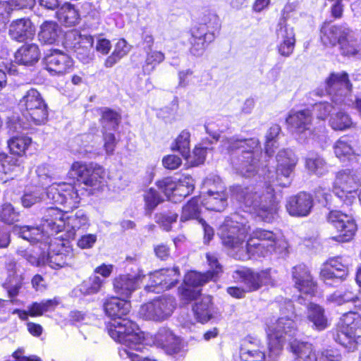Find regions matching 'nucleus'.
I'll return each instance as SVG.
<instances>
[{
    "mask_svg": "<svg viewBox=\"0 0 361 361\" xmlns=\"http://www.w3.org/2000/svg\"><path fill=\"white\" fill-rule=\"evenodd\" d=\"M227 255L239 260H247L252 256H266L268 254L281 252L288 247V243L281 233L262 228L255 230L246 245L244 246L247 229L238 224L227 228Z\"/></svg>",
    "mask_w": 361,
    "mask_h": 361,
    "instance_id": "f257e3e1",
    "label": "nucleus"
},
{
    "mask_svg": "<svg viewBox=\"0 0 361 361\" xmlns=\"http://www.w3.org/2000/svg\"><path fill=\"white\" fill-rule=\"evenodd\" d=\"M233 195L248 212L256 213L263 221L270 222L274 219L277 208L274 189L271 185L267 186L265 192L262 191L260 185L247 188L236 186Z\"/></svg>",
    "mask_w": 361,
    "mask_h": 361,
    "instance_id": "f03ea898",
    "label": "nucleus"
},
{
    "mask_svg": "<svg viewBox=\"0 0 361 361\" xmlns=\"http://www.w3.org/2000/svg\"><path fill=\"white\" fill-rule=\"evenodd\" d=\"M234 150L240 152V155L235 160H232V164L238 172L246 178L255 176L261 165L259 157L262 151L259 140L256 138H230L227 140V151Z\"/></svg>",
    "mask_w": 361,
    "mask_h": 361,
    "instance_id": "7ed1b4c3",
    "label": "nucleus"
},
{
    "mask_svg": "<svg viewBox=\"0 0 361 361\" xmlns=\"http://www.w3.org/2000/svg\"><path fill=\"white\" fill-rule=\"evenodd\" d=\"M221 28L219 16L210 11L202 13L196 25L188 31L190 53L195 56H202L209 45L214 41L216 32Z\"/></svg>",
    "mask_w": 361,
    "mask_h": 361,
    "instance_id": "20e7f679",
    "label": "nucleus"
},
{
    "mask_svg": "<svg viewBox=\"0 0 361 361\" xmlns=\"http://www.w3.org/2000/svg\"><path fill=\"white\" fill-rule=\"evenodd\" d=\"M68 174L79 185H83L92 191L102 190L104 185L105 169L94 161H74Z\"/></svg>",
    "mask_w": 361,
    "mask_h": 361,
    "instance_id": "39448f33",
    "label": "nucleus"
},
{
    "mask_svg": "<svg viewBox=\"0 0 361 361\" xmlns=\"http://www.w3.org/2000/svg\"><path fill=\"white\" fill-rule=\"evenodd\" d=\"M361 184V164L357 163L351 169H345L336 174L333 185L334 193L347 206L352 205L357 198V188Z\"/></svg>",
    "mask_w": 361,
    "mask_h": 361,
    "instance_id": "423d86ee",
    "label": "nucleus"
},
{
    "mask_svg": "<svg viewBox=\"0 0 361 361\" xmlns=\"http://www.w3.org/2000/svg\"><path fill=\"white\" fill-rule=\"evenodd\" d=\"M334 339L347 350H356L361 344V316L353 312L344 314L337 325Z\"/></svg>",
    "mask_w": 361,
    "mask_h": 361,
    "instance_id": "0eeeda50",
    "label": "nucleus"
},
{
    "mask_svg": "<svg viewBox=\"0 0 361 361\" xmlns=\"http://www.w3.org/2000/svg\"><path fill=\"white\" fill-rule=\"evenodd\" d=\"M19 105L23 117L30 124L41 126L48 121V105L37 89H29L20 99Z\"/></svg>",
    "mask_w": 361,
    "mask_h": 361,
    "instance_id": "6e6552de",
    "label": "nucleus"
},
{
    "mask_svg": "<svg viewBox=\"0 0 361 361\" xmlns=\"http://www.w3.org/2000/svg\"><path fill=\"white\" fill-rule=\"evenodd\" d=\"M296 331L295 324L290 317H281L267 323L269 357L276 358L281 352L286 336H292Z\"/></svg>",
    "mask_w": 361,
    "mask_h": 361,
    "instance_id": "1a4fd4ad",
    "label": "nucleus"
},
{
    "mask_svg": "<svg viewBox=\"0 0 361 361\" xmlns=\"http://www.w3.org/2000/svg\"><path fill=\"white\" fill-rule=\"evenodd\" d=\"M118 322H109L106 329L109 335L116 341L119 342L131 351L140 350L138 347L143 341V336L138 325L133 321L123 317Z\"/></svg>",
    "mask_w": 361,
    "mask_h": 361,
    "instance_id": "9d476101",
    "label": "nucleus"
},
{
    "mask_svg": "<svg viewBox=\"0 0 361 361\" xmlns=\"http://www.w3.org/2000/svg\"><path fill=\"white\" fill-rule=\"evenodd\" d=\"M47 194L54 203L63 205L67 212L78 208L80 202V197L74 183L64 181L53 183L48 187Z\"/></svg>",
    "mask_w": 361,
    "mask_h": 361,
    "instance_id": "9b49d317",
    "label": "nucleus"
},
{
    "mask_svg": "<svg viewBox=\"0 0 361 361\" xmlns=\"http://www.w3.org/2000/svg\"><path fill=\"white\" fill-rule=\"evenodd\" d=\"M353 85L345 72L332 73L325 80L326 92L335 104H350Z\"/></svg>",
    "mask_w": 361,
    "mask_h": 361,
    "instance_id": "f8f14e48",
    "label": "nucleus"
},
{
    "mask_svg": "<svg viewBox=\"0 0 361 361\" xmlns=\"http://www.w3.org/2000/svg\"><path fill=\"white\" fill-rule=\"evenodd\" d=\"M43 64L45 70L52 76H63L74 68L73 59L65 51L51 48L44 54Z\"/></svg>",
    "mask_w": 361,
    "mask_h": 361,
    "instance_id": "ddd939ff",
    "label": "nucleus"
},
{
    "mask_svg": "<svg viewBox=\"0 0 361 361\" xmlns=\"http://www.w3.org/2000/svg\"><path fill=\"white\" fill-rule=\"evenodd\" d=\"M174 309L173 299L159 297L142 304L140 307L139 314L144 319L161 322L166 319Z\"/></svg>",
    "mask_w": 361,
    "mask_h": 361,
    "instance_id": "4468645a",
    "label": "nucleus"
},
{
    "mask_svg": "<svg viewBox=\"0 0 361 361\" xmlns=\"http://www.w3.org/2000/svg\"><path fill=\"white\" fill-rule=\"evenodd\" d=\"M290 348L295 355V361H341V355L336 350H325L317 355L312 344L294 340L290 342Z\"/></svg>",
    "mask_w": 361,
    "mask_h": 361,
    "instance_id": "2eb2a0df",
    "label": "nucleus"
},
{
    "mask_svg": "<svg viewBox=\"0 0 361 361\" xmlns=\"http://www.w3.org/2000/svg\"><path fill=\"white\" fill-rule=\"evenodd\" d=\"M180 276L178 266L159 269L150 274L149 284L145 288L151 291L171 290L179 283Z\"/></svg>",
    "mask_w": 361,
    "mask_h": 361,
    "instance_id": "dca6fc26",
    "label": "nucleus"
},
{
    "mask_svg": "<svg viewBox=\"0 0 361 361\" xmlns=\"http://www.w3.org/2000/svg\"><path fill=\"white\" fill-rule=\"evenodd\" d=\"M233 277L237 281L246 285L248 291L258 290L263 285H274L275 279L270 269L254 272L247 268H241L233 271Z\"/></svg>",
    "mask_w": 361,
    "mask_h": 361,
    "instance_id": "f3484780",
    "label": "nucleus"
},
{
    "mask_svg": "<svg viewBox=\"0 0 361 361\" xmlns=\"http://www.w3.org/2000/svg\"><path fill=\"white\" fill-rule=\"evenodd\" d=\"M327 220L339 233L333 238L334 240L345 243L353 239L357 231V226L350 216L338 210H332L329 213Z\"/></svg>",
    "mask_w": 361,
    "mask_h": 361,
    "instance_id": "a211bd4d",
    "label": "nucleus"
},
{
    "mask_svg": "<svg viewBox=\"0 0 361 361\" xmlns=\"http://www.w3.org/2000/svg\"><path fill=\"white\" fill-rule=\"evenodd\" d=\"M276 159L278 162L276 177L274 178V174L271 175V173L269 172L267 178L270 183L286 187L290 184L288 178L297 163V159L290 151L283 150L278 153Z\"/></svg>",
    "mask_w": 361,
    "mask_h": 361,
    "instance_id": "6ab92c4d",
    "label": "nucleus"
},
{
    "mask_svg": "<svg viewBox=\"0 0 361 361\" xmlns=\"http://www.w3.org/2000/svg\"><path fill=\"white\" fill-rule=\"evenodd\" d=\"M145 277V275L140 272L118 274L112 279L113 290L116 295L130 300L133 293L140 288Z\"/></svg>",
    "mask_w": 361,
    "mask_h": 361,
    "instance_id": "aec40b11",
    "label": "nucleus"
},
{
    "mask_svg": "<svg viewBox=\"0 0 361 361\" xmlns=\"http://www.w3.org/2000/svg\"><path fill=\"white\" fill-rule=\"evenodd\" d=\"M277 49L280 55L288 57L295 49V35L294 29L285 19H281L276 28Z\"/></svg>",
    "mask_w": 361,
    "mask_h": 361,
    "instance_id": "412c9836",
    "label": "nucleus"
},
{
    "mask_svg": "<svg viewBox=\"0 0 361 361\" xmlns=\"http://www.w3.org/2000/svg\"><path fill=\"white\" fill-rule=\"evenodd\" d=\"M102 310L112 319H122L130 313L131 302L130 300L117 295H107L103 300Z\"/></svg>",
    "mask_w": 361,
    "mask_h": 361,
    "instance_id": "4be33fe9",
    "label": "nucleus"
},
{
    "mask_svg": "<svg viewBox=\"0 0 361 361\" xmlns=\"http://www.w3.org/2000/svg\"><path fill=\"white\" fill-rule=\"evenodd\" d=\"M68 38L73 40L71 47L79 60L85 61L90 59L91 49L94 44L93 36L82 35L80 30L73 29L68 32Z\"/></svg>",
    "mask_w": 361,
    "mask_h": 361,
    "instance_id": "5701e85b",
    "label": "nucleus"
},
{
    "mask_svg": "<svg viewBox=\"0 0 361 361\" xmlns=\"http://www.w3.org/2000/svg\"><path fill=\"white\" fill-rule=\"evenodd\" d=\"M8 35L12 40L19 43L32 40L35 35V27L29 18H18L10 23Z\"/></svg>",
    "mask_w": 361,
    "mask_h": 361,
    "instance_id": "b1692460",
    "label": "nucleus"
},
{
    "mask_svg": "<svg viewBox=\"0 0 361 361\" xmlns=\"http://www.w3.org/2000/svg\"><path fill=\"white\" fill-rule=\"evenodd\" d=\"M55 244L61 245L57 250H53L54 252L49 256L50 266L55 269L70 267L72 265L74 258L73 250L71 247V242L68 240H63V238H55Z\"/></svg>",
    "mask_w": 361,
    "mask_h": 361,
    "instance_id": "393cba45",
    "label": "nucleus"
},
{
    "mask_svg": "<svg viewBox=\"0 0 361 361\" xmlns=\"http://www.w3.org/2000/svg\"><path fill=\"white\" fill-rule=\"evenodd\" d=\"M313 204L314 201L311 195L307 192H300L289 197L286 207L290 216L304 217L310 214Z\"/></svg>",
    "mask_w": 361,
    "mask_h": 361,
    "instance_id": "a878e982",
    "label": "nucleus"
},
{
    "mask_svg": "<svg viewBox=\"0 0 361 361\" xmlns=\"http://www.w3.org/2000/svg\"><path fill=\"white\" fill-rule=\"evenodd\" d=\"M67 209L63 211L56 207H50L46 209L42 217V228L46 229L51 235H56L66 227L65 214Z\"/></svg>",
    "mask_w": 361,
    "mask_h": 361,
    "instance_id": "bb28decb",
    "label": "nucleus"
},
{
    "mask_svg": "<svg viewBox=\"0 0 361 361\" xmlns=\"http://www.w3.org/2000/svg\"><path fill=\"white\" fill-rule=\"evenodd\" d=\"M349 34V28L343 25L324 24L320 30V40L326 47L339 45Z\"/></svg>",
    "mask_w": 361,
    "mask_h": 361,
    "instance_id": "cd10ccee",
    "label": "nucleus"
},
{
    "mask_svg": "<svg viewBox=\"0 0 361 361\" xmlns=\"http://www.w3.org/2000/svg\"><path fill=\"white\" fill-rule=\"evenodd\" d=\"M292 278L295 287L301 293L312 295L316 290V282L305 264H298L293 268Z\"/></svg>",
    "mask_w": 361,
    "mask_h": 361,
    "instance_id": "c85d7f7f",
    "label": "nucleus"
},
{
    "mask_svg": "<svg viewBox=\"0 0 361 361\" xmlns=\"http://www.w3.org/2000/svg\"><path fill=\"white\" fill-rule=\"evenodd\" d=\"M286 123L291 130L301 139L310 135L312 115L309 110L291 112L286 118Z\"/></svg>",
    "mask_w": 361,
    "mask_h": 361,
    "instance_id": "c756f323",
    "label": "nucleus"
},
{
    "mask_svg": "<svg viewBox=\"0 0 361 361\" xmlns=\"http://www.w3.org/2000/svg\"><path fill=\"white\" fill-rule=\"evenodd\" d=\"M348 273L347 265L343 262L342 257H336L329 259L320 271V277L325 282L331 279L343 280Z\"/></svg>",
    "mask_w": 361,
    "mask_h": 361,
    "instance_id": "7c9ffc66",
    "label": "nucleus"
},
{
    "mask_svg": "<svg viewBox=\"0 0 361 361\" xmlns=\"http://www.w3.org/2000/svg\"><path fill=\"white\" fill-rule=\"evenodd\" d=\"M63 33L61 25L55 20H44L39 27L38 40L44 45L56 44Z\"/></svg>",
    "mask_w": 361,
    "mask_h": 361,
    "instance_id": "2f4dec72",
    "label": "nucleus"
},
{
    "mask_svg": "<svg viewBox=\"0 0 361 361\" xmlns=\"http://www.w3.org/2000/svg\"><path fill=\"white\" fill-rule=\"evenodd\" d=\"M15 53V59L18 64L27 66H34L41 56L39 47L36 43L23 42Z\"/></svg>",
    "mask_w": 361,
    "mask_h": 361,
    "instance_id": "473e14b6",
    "label": "nucleus"
},
{
    "mask_svg": "<svg viewBox=\"0 0 361 361\" xmlns=\"http://www.w3.org/2000/svg\"><path fill=\"white\" fill-rule=\"evenodd\" d=\"M306 317L312 328L315 330L323 331L329 326L324 308L316 303L311 302L307 305Z\"/></svg>",
    "mask_w": 361,
    "mask_h": 361,
    "instance_id": "72a5a7b5",
    "label": "nucleus"
},
{
    "mask_svg": "<svg viewBox=\"0 0 361 361\" xmlns=\"http://www.w3.org/2000/svg\"><path fill=\"white\" fill-rule=\"evenodd\" d=\"M203 203L201 195L193 196L188 200L182 207L180 222L185 223L190 221L199 222L200 219H202L201 214Z\"/></svg>",
    "mask_w": 361,
    "mask_h": 361,
    "instance_id": "f704fd0d",
    "label": "nucleus"
},
{
    "mask_svg": "<svg viewBox=\"0 0 361 361\" xmlns=\"http://www.w3.org/2000/svg\"><path fill=\"white\" fill-rule=\"evenodd\" d=\"M32 143L31 137L26 134H17L7 140V147L11 156L22 159L27 157V151Z\"/></svg>",
    "mask_w": 361,
    "mask_h": 361,
    "instance_id": "c9c22d12",
    "label": "nucleus"
},
{
    "mask_svg": "<svg viewBox=\"0 0 361 361\" xmlns=\"http://www.w3.org/2000/svg\"><path fill=\"white\" fill-rule=\"evenodd\" d=\"M66 227L63 231L65 238L63 240H73L75 238L76 231L80 229H86L89 226V219L87 215L81 210L78 211L75 215L66 217Z\"/></svg>",
    "mask_w": 361,
    "mask_h": 361,
    "instance_id": "e433bc0d",
    "label": "nucleus"
},
{
    "mask_svg": "<svg viewBox=\"0 0 361 361\" xmlns=\"http://www.w3.org/2000/svg\"><path fill=\"white\" fill-rule=\"evenodd\" d=\"M23 159L9 155L4 151H0V176L14 175L17 176L24 172Z\"/></svg>",
    "mask_w": 361,
    "mask_h": 361,
    "instance_id": "4c0bfd02",
    "label": "nucleus"
},
{
    "mask_svg": "<svg viewBox=\"0 0 361 361\" xmlns=\"http://www.w3.org/2000/svg\"><path fill=\"white\" fill-rule=\"evenodd\" d=\"M212 142L208 139L202 140L201 142L195 145L192 153H188V157L184 159L191 167L198 166L204 163L208 153L213 151Z\"/></svg>",
    "mask_w": 361,
    "mask_h": 361,
    "instance_id": "58836bf2",
    "label": "nucleus"
},
{
    "mask_svg": "<svg viewBox=\"0 0 361 361\" xmlns=\"http://www.w3.org/2000/svg\"><path fill=\"white\" fill-rule=\"evenodd\" d=\"M195 190V180L191 176H184L183 178L175 180L173 195L170 201L180 202L186 197L191 195Z\"/></svg>",
    "mask_w": 361,
    "mask_h": 361,
    "instance_id": "ea45409f",
    "label": "nucleus"
},
{
    "mask_svg": "<svg viewBox=\"0 0 361 361\" xmlns=\"http://www.w3.org/2000/svg\"><path fill=\"white\" fill-rule=\"evenodd\" d=\"M56 18L65 27H73L78 25L80 21L79 11L75 5L70 3H64L56 11Z\"/></svg>",
    "mask_w": 361,
    "mask_h": 361,
    "instance_id": "a19ab883",
    "label": "nucleus"
},
{
    "mask_svg": "<svg viewBox=\"0 0 361 361\" xmlns=\"http://www.w3.org/2000/svg\"><path fill=\"white\" fill-rule=\"evenodd\" d=\"M95 111L100 116L99 122L102 127V130H107L108 128L114 130L118 129L122 118L118 111L107 106L97 107Z\"/></svg>",
    "mask_w": 361,
    "mask_h": 361,
    "instance_id": "79ce46f5",
    "label": "nucleus"
},
{
    "mask_svg": "<svg viewBox=\"0 0 361 361\" xmlns=\"http://www.w3.org/2000/svg\"><path fill=\"white\" fill-rule=\"evenodd\" d=\"M203 207L210 211L224 212L226 208V193L224 187L221 190H209L207 196L202 199Z\"/></svg>",
    "mask_w": 361,
    "mask_h": 361,
    "instance_id": "37998d69",
    "label": "nucleus"
},
{
    "mask_svg": "<svg viewBox=\"0 0 361 361\" xmlns=\"http://www.w3.org/2000/svg\"><path fill=\"white\" fill-rule=\"evenodd\" d=\"M20 233L22 238L31 243L45 242L51 236L49 231L40 226H23L20 228Z\"/></svg>",
    "mask_w": 361,
    "mask_h": 361,
    "instance_id": "c03bdc74",
    "label": "nucleus"
},
{
    "mask_svg": "<svg viewBox=\"0 0 361 361\" xmlns=\"http://www.w3.org/2000/svg\"><path fill=\"white\" fill-rule=\"evenodd\" d=\"M334 153L340 160L345 161L357 154V149L353 145V140L348 136H343L336 142L334 146Z\"/></svg>",
    "mask_w": 361,
    "mask_h": 361,
    "instance_id": "a18cd8bd",
    "label": "nucleus"
},
{
    "mask_svg": "<svg viewBox=\"0 0 361 361\" xmlns=\"http://www.w3.org/2000/svg\"><path fill=\"white\" fill-rule=\"evenodd\" d=\"M305 167L310 173L318 176H324L329 171L326 161L317 154H311L306 158Z\"/></svg>",
    "mask_w": 361,
    "mask_h": 361,
    "instance_id": "49530a36",
    "label": "nucleus"
},
{
    "mask_svg": "<svg viewBox=\"0 0 361 361\" xmlns=\"http://www.w3.org/2000/svg\"><path fill=\"white\" fill-rule=\"evenodd\" d=\"M190 136L189 130H181L171 144V150L179 152L183 159L185 157H188V153L190 152Z\"/></svg>",
    "mask_w": 361,
    "mask_h": 361,
    "instance_id": "de8ad7c7",
    "label": "nucleus"
},
{
    "mask_svg": "<svg viewBox=\"0 0 361 361\" xmlns=\"http://www.w3.org/2000/svg\"><path fill=\"white\" fill-rule=\"evenodd\" d=\"M342 54L352 56H361V42L349 29L348 36L339 46Z\"/></svg>",
    "mask_w": 361,
    "mask_h": 361,
    "instance_id": "09e8293b",
    "label": "nucleus"
},
{
    "mask_svg": "<svg viewBox=\"0 0 361 361\" xmlns=\"http://www.w3.org/2000/svg\"><path fill=\"white\" fill-rule=\"evenodd\" d=\"M211 280H212V272L202 273L190 270L184 274L183 281L196 289H201L202 286Z\"/></svg>",
    "mask_w": 361,
    "mask_h": 361,
    "instance_id": "8fccbe9b",
    "label": "nucleus"
},
{
    "mask_svg": "<svg viewBox=\"0 0 361 361\" xmlns=\"http://www.w3.org/2000/svg\"><path fill=\"white\" fill-rule=\"evenodd\" d=\"M105 283L104 279L96 274H92L82 281L80 285V291L85 295H94L102 290Z\"/></svg>",
    "mask_w": 361,
    "mask_h": 361,
    "instance_id": "3c124183",
    "label": "nucleus"
},
{
    "mask_svg": "<svg viewBox=\"0 0 361 361\" xmlns=\"http://www.w3.org/2000/svg\"><path fill=\"white\" fill-rule=\"evenodd\" d=\"M212 302L209 299L207 300H202L195 303L192 306V310L197 322L204 324L212 319Z\"/></svg>",
    "mask_w": 361,
    "mask_h": 361,
    "instance_id": "603ef678",
    "label": "nucleus"
},
{
    "mask_svg": "<svg viewBox=\"0 0 361 361\" xmlns=\"http://www.w3.org/2000/svg\"><path fill=\"white\" fill-rule=\"evenodd\" d=\"M144 209L147 213H152L159 204L164 202L160 192L154 188L145 190L143 195Z\"/></svg>",
    "mask_w": 361,
    "mask_h": 361,
    "instance_id": "864d4df0",
    "label": "nucleus"
},
{
    "mask_svg": "<svg viewBox=\"0 0 361 361\" xmlns=\"http://www.w3.org/2000/svg\"><path fill=\"white\" fill-rule=\"evenodd\" d=\"M164 60L165 54L161 51L150 50L147 52L145 60L142 66L143 74H150Z\"/></svg>",
    "mask_w": 361,
    "mask_h": 361,
    "instance_id": "5fc2aeb1",
    "label": "nucleus"
},
{
    "mask_svg": "<svg viewBox=\"0 0 361 361\" xmlns=\"http://www.w3.org/2000/svg\"><path fill=\"white\" fill-rule=\"evenodd\" d=\"M329 123L334 130H345L353 126L350 116L343 111H339L331 115Z\"/></svg>",
    "mask_w": 361,
    "mask_h": 361,
    "instance_id": "6e6d98bb",
    "label": "nucleus"
},
{
    "mask_svg": "<svg viewBox=\"0 0 361 361\" xmlns=\"http://www.w3.org/2000/svg\"><path fill=\"white\" fill-rule=\"evenodd\" d=\"M201 290L202 289H196L182 281L181 284L178 287L177 295L180 301L188 304L200 296Z\"/></svg>",
    "mask_w": 361,
    "mask_h": 361,
    "instance_id": "4d7b16f0",
    "label": "nucleus"
},
{
    "mask_svg": "<svg viewBox=\"0 0 361 361\" xmlns=\"http://www.w3.org/2000/svg\"><path fill=\"white\" fill-rule=\"evenodd\" d=\"M20 219V212L10 202H6L0 206V220L11 225Z\"/></svg>",
    "mask_w": 361,
    "mask_h": 361,
    "instance_id": "13d9d810",
    "label": "nucleus"
},
{
    "mask_svg": "<svg viewBox=\"0 0 361 361\" xmlns=\"http://www.w3.org/2000/svg\"><path fill=\"white\" fill-rule=\"evenodd\" d=\"M178 218V214L177 212L169 210L157 214L156 215V222L163 226L166 231H170L172 224L177 221Z\"/></svg>",
    "mask_w": 361,
    "mask_h": 361,
    "instance_id": "bf43d9fd",
    "label": "nucleus"
},
{
    "mask_svg": "<svg viewBox=\"0 0 361 361\" xmlns=\"http://www.w3.org/2000/svg\"><path fill=\"white\" fill-rule=\"evenodd\" d=\"M281 132V127L277 125L274 124L271 126L266 135V143H265V150L266 154H267L269 156H271L274 153V149L276 148V137L279 135V133Z\"/></svg>",
    "mask_w": 361,
    "mask_h": 361,
    "instance_id": "052dcab7",
    "label": "nucleus"
},
{
    "mask_svg": "<svg viewBox=\"0 0 361 361\" xmlns=\"http://www.w3.org/2000/svg\"><path fill=\"white\" fill-rule=\"evenodd\" d=\"M175 180L171 176H166L158 179L155 182V185L159 191H161L170 201L171 195H173Z\"/></svg>",
    "mask_w": 361,
    "mask_h": 361,
    "instance_id": "680f3d73",
    "label": "nucleus"
},
{
    "mask_svg": "<svg viewBox=\"0 0 361 361\" xmlns=\"http://www.w3.org/2000/svg\"><path fill=\"white\" fill-rule=\"evenodd\" d=\"M240 358L243 361H264L265 353L264 348H257V350L249 351V349H244L240 351Z\"/></svg>",
    "mask_w": 361,
    "mask_h": 361,
    "instance_id": "e2e57ef3",
    "label": "nucleus"
},
{
    "mask_svg": "<svg viewBox=\"0 0 361 361\" xmlns=\"http://www.w3.org/2000/svg\"><path fill=\"white\" fill-rule=\"evenodd\" d=\"M333 109V105L328 102H319L313 106L314 114L320 120H325L329 116Z\"/></svg>",
    "mask_w": 361,
    "mask_h": 361,
    "instance_id": "0e129e2a",
    "label": "nucleus"
},
{
    "mask_svg": "<svg viewBox=\"0 0 361 361\" xmlns=\"http://www.w3.org/2000/svg\"><path fill=\"white\" fill-rule=\"evenodd\" d=\"M102 138L104 141L103 147L106 153L112 154L118 143L115 134L108 133L107 130H102Z\"/></svg>",
    "mask_w": 361,
    "mask_h": 361,
    "instance_id": "69168bd1",
    "label": "nucleus"
},
{
    "mask_svg": "<svg viewBox=\"0 0 361 361\" xmlns=\"http://www.w3.org/2000/svg\"><path fill=\"white\" fill-rule=\"evenodd\" d=\"M182 164L181 159L176 154H168L163 157L162 165L168 170H176Z\"/></svg>",
    "mask_w": 361,
    "mask_h": 361,
    "instance_id": "338daca9",
    "label": "nucleus"
},
{
    "mask_svg": "<svg viewBox=\"0 0 361 361\" xmlns=\"http://www.w3.org/2000/svg\"><path fill=\"white\" fill-rule=\"evenodd\" d=\"M257 348H264L261 345L260 341L253 336H247L242 341L240 351L244 349H249V351L257 350Z\"/></svg>",
    "mask_w": 361,
    "mask_h": 361,
    "instance_id": "774afa93",
    "label": "nucleus"
}]
</instances>
